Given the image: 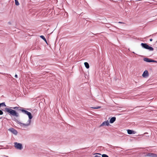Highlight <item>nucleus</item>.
<instances>
[{"label": "nucleus", "instance_id": "nucleus-1", "mask_svg": "<svg viewBox=\"0 0 157 157\" xmlns=\"http://www.w3.org/2000/svg\"><path fill=\"white\" fill-rule=\"evenodd\" d=\"M22 112L25 114H27L29 117V119L27 118H25L24 120V123H22L18 121V124H19L20 126L24 128H26L29 126L31 123V119L33 118V116L31 113L26 110L24 109L21 110Z\"/></svg>", "mask_w": 157, "mask_h": 157}, {"label": "nucleus", "instance_id": "nucleus-2", "mask_svg": "<svg viewBox=\"0 0 157 157\" xmlns=\"http://www.w3.org/2000/svg\"><path fill=\"white\" fill-rule=\"evenodd\" d=\"M5 111L11 115L18 117L19 116V113L11 109L6 108Z\"/></svg>", "mask_w": 157, "mask_h": 157}, {"label": "nucleus", "instance_id": "nucleus-3", "mask_svg": "<svg viewBox=\"0 0 157 157\" xmlns=\"http://www.w3.org/2000/svg\"><path fill=\"white\" fill-rule=\"evenodd\" d=\"M141 45L143 48L148 49L150 51H153L154 50V48L152 47L149 46L146 44L142 43Z\"/></svg>", "mask_w": 157, "mask_h": 157}, {"label": "nucleus", "instance_id": "nucleus-4", "mask_svg": "<svg viewBox=\"0 0 157 157\" xmlns=\"http://www.w3.org/2000/svg\"><path fill=\"white\" fill-rule=\"evenodd\" d=\"M14 144L15 147L17 149L21 150L23 148L22 144L21 143L15 142Z\"/></svg>", "mask_w": 157, "mask_h": 157}, {"label": "nucleus", "instance_id": "nucleus-5", "mask_svg": "<svg viewBox=\"0 0 157 157\" xmlns=\"http://www.w3.org/2000/svg\"><path fill=\"white\" fill-rule=\"evenodd\" d=\"M143 59L144 61L147 62H153L155 63H157V61H156L147 58H144Z\"/></svg>", "mask_w": 157, "mask_h": 157}, {"label": "nucleus", "instance_id": "nucleus-6", "mask_svg": "<svg viewBox=\"0 0 157 157\" xmlns=\"http://www.w3.org/2000/svg\"><path fill=\"white\" fill-rule=\"evenodd\" d=\"M9 130L15 135H17V131L13 128L9 129Z\"/></svg>", "mask_w": 157, "mask_h": 157}, {"label": "nucleus", "instance_id": "nucleus-7", "mask_svg": "<svg viewBox=\"0 0 157 157\" xmlns=\"http://www.w3.org/2000/svg\"><path fill=\"white\" fill-rule=\"evenodd\" d=\"M142 76L144 78H147L149 76V74L147 70L145 71L142 74Z\"/></svg>", "mask_w": 157, "mask_h": 157}, {"label": "nucleus", "instance_id": "nucleus-8", "mask_svg": "<svg viewBox=\"0 0 157 157\" xmlns=\"http://www.w3.org/2000/svg\"><path fill=\"white\" fill-rule=\"evenodd\" d=\"M109 121L108 120L107 121H104L101 124L100 126V127L103 126L104 125L109 126Z\"/></svg>", "mask_w": 157, "mask_h": 157}, {"label": "nucleus", "instance_id": "nucleus-9", "mask_svg": "<svg viewBox=\"0 0 157 157\" xmlns=\"http://www.w3.org/2000/svg\"><path fill=\"white\" fill-rule=\"evenodd\" d=\"M127 132L128 134H135V132L133 130H132L128 129L127 130Z\"/></svg>", "mask_w": 157, "mask_h": 157}, {"label": "nucleus", "instance_id": "nucleus-10", "mask_svg": "<svg viewBox=\"0 0 157 157\" xmlns=\"http://www.w3.org/2000/svg\"><path fill=\"white\" fill-rule=\"evenodd\" d=\"M155 155V154L152 153H149L146 155L145 156H149L150 157H154Z\"/></svg>", "mask_w": 157, "mask_h": 157}, {"label": "nucleus", "instance_id": "nucleus-11", "mask_svg": "<svg viewBox=\"0 0 157 157\" xmlns=\"http://www.w3.org/2000/svg\"><path fill=\"white\" fill-rule=\"evenodd\" d=\"M116 119V118L115 117H112L110 120V122L111 123H113L115 121Z\"/></svg>", "mask_w": 157, "mask_h": 157}, {"label": "nucleus", "instance_id": "nucleus-12", "mask_svg": "<svg viewBox=\"0 0 157 157\" xmlns=\"http://www.w3.org/2000/svg\"><path fill=\"white\" fill-rule=\"evenodd\" d=\"M84 65L85 66V67L87 69L89 68V65L88 63L87 62H85L84 63Z\"/></svg>", "mask_w": 157, "mask_h": 157}, {"label": "nucleus", "instance_id": "nucleus-13", "mask_svg": "<svg viewBox=\"0 0 157 157\" xmlns=\"http://www.w3.org/2000/svg\"><path fill=\"white\" fill-rule=\"evenodd\" d=\"M40 37L43 39L46 43H47V40L44 36L42 35L40 36Z\"/></svg>", "mask_w": 157, "mask_h": 157}, {"label": "nucleus", "instance_id": "nucleus-14", "mask_svg": "<svg viewBox=\"0 0 157 157\" xmlns=\"http://www.w3.org/2000/svg\"><path fill=\"white\" fill-rule=\"evenodd\" d=\"M101 108V106H97V107H91L90 108H92V109H99L100 108Z\"/></svg>", "mask_w": 157, "mask_h": 157}, {"label": "nucleus", "instance_id": "nucleus-15", "mask_svg": "<svg viewBox=\"0 0 157 157\" xmlns=\"http://www.w3.org/2000/svg\"><path fill=\"white\" fill-rule=\"evenodd\" d=\"M15 4L17 6H18L19 5V3L17 0H16L15 1Z\"/></svg>", "mask_w": 157, "mask_h": 157}, {"label": "nucleus", "instance_id": "nucleus-16", "mask_svg": "<svg viewBox=\"0 0 157 157\" xmlns=\"http://www.w3.org/2000/svg\"><path fill=\"white\" fill-rule=\"evenodd\" d=\"M12 108L13 109H18V110H20L21 109H18V108H19L17 107H13V108Z\"/></svg>", "mask_w": 157, "mask_h": 157}, {"label": "nucleus", "instance_id": "nucleus-17", "mask_svg": "<svg viewBox=\"0 0 157 157\" xmlns=\"http://www.w3.org/2000/svg\"><path fill=\"white\" fill-rule=\"evenodd\" d=\"M102 157H109L106 154H103L102 155Z\"/></svg>", "mask_w": 157, "mask_h": 157}, {"label": "nucleus", "instance_id": "nucleus-18", "mask_svg": "<svg viewBox=\"0 0 157 157\" xmlns=\"http://www.w3.org/2000/svg\"><path fill=\"white\" fill-rule=\"evenodd\" d=\"M0 104H1V106H6V105L4 103H0Z\"/></svg>", "mask_w": 157, "mask_h": 157}, {"label": "nucleus", "instance_id": "nucleus-19", "mask_svg": "<svg viewBox=\"0 0 157 157\" xmlns=\"http://www.w3.org/2000/svg\"><path fill=\"white\" fill-rule=\"evenodd\" d=\"M98 155H99L100 156H98V155H95L94 157H101V154H98Z\"/></svg>", "mask_w": 157, "mask_h": 157}, {"label": "nucleus", "instance_id": "nucleus-20", "mask_svg": "<svg viewBox=\"0 0 157 157\" xmlns=\"http://www.w3.org/2000/svg\"><path fill=\"white\" fill-rule=\"evenodd\" d=\"M3 114V112L1 110H0V115H2Z\"/></svg>", "mask_w": 157, "mask_h": 157}, {"label": "nucleus", "instance_id": "nucleus-21", "mask_svg": "<svg viewBox=\"0 0 157 157\" xmlns=\"http://www.w3.org/2000/svg\"><path fill=\"white\" fill-rule=\"evenodd\" d=\"M154 157H157V155L155 154V155H154Z\"/></svg>", "mask_w": 157, "mask_h": 157}, {"label": "nucleus", "instance_id": "nucleus-22", "mask_svg": "<svg viewBox=\"0 0 157 157\" xmlns=\"http://www.w3.org/2000/svg\"><path fill=\"white\" fill-rule=\"evenodd\" d=\"M15 77L16 78H17V75L16 74V75H15Z\"/></svg>", "mask_w": 157, "mask_h": 157}, {"label": "nucleus", "instance_id": "nucleus-23", "mask_svg": "<svg viewBox=\"0 0 157 157\" xmlns=\"http://www.w3.org/2000/svg\"><path fill=\"white\" fill-rule=\"evenodd\" d=\"M118 23H122V24L124 23L121 22H119Z\"/></svg>", "mask_w": 157, "mask_h": 157}, {"label": "nucleus", "instance_id": "nucleus-24", "mask_svg": "<svg viewBox=\"0 0 157 157\" xmlns=\"http://www.w3.org/2000/svg\"><path fill=\"white\" fill-rule=\"evenodd\" d=\"M150 41H151L152 40V39H150Z\"/></svg>", "mask_w": 157, "mask_h": 157}, {"label": "nucleus", "instance_id": "nucleus-25", "mask_svg": "<svg viewBox=\"0 0 157 157\" xmlns=\"http://www.w3.org/2000/svg\"><path fill=\"white\" fill-rule=\"evenodd\" d=\"M148 134V133L147 132H145V133H144V134Z\"/></svg>", "mask_w": 157, "mask_h": 157}, {"label": "nucleus", "instance_id": "nucleus-26", "mask_svg": "<svg viewBox=\"0 0 157 157\" xmlns=\"http://www.w3.org/2000/svg\"><path fill=\"white\" fill-rule=\"evenodd\" d=\"M1 106V104H0V107Z\"/></svg>", "mask_w": 157, "mask_h": 157}, {"label": "nucleus", "instance_id": "nucleus-27", "mask_svg": "<svg viewBox=\"0 0 157 157\" xmlns=\"http://www.w3.org/2000/svg\"><path fill=\"white\" fill-rule=\"evenodd\" d=\"M156 42H157V41H156Z\"/></svg>", "mask_w": 157, "mask_h": 157}]
</instances>
